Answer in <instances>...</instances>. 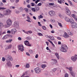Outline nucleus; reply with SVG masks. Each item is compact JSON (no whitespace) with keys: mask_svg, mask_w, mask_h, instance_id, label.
<instances>
[{"mask_svg":"<svg viewBox=\"0 0 77 77\" xmlns=\"http://www.w3.org/2000/svg\"><path fill=\"white\" fill-rule=\"evenodd\" d=\"M2 61H3V62H5V57H3L2 58Z\"/></svg>","mask_w":77,"mask_h":77,"instance_id":"nucleus-49","label":"nucleus"},{"mask_svg":"<svg viewBox=\"0 0 77 77\" xmlns=\"http://www.w3.org/2000/svg\"><path fill=\"white\" fill-rule=\"evenodd\" d=\"M8 60H12V57L11 56H8L7 57Z\"/></svg>","mask_w":77,"mask_h":77,"instance_id":"nucleus-13","label":"nucleus"},{"mask_svg":"<svg viewBox=\"0 0 77 77\" xmlns=\"http://www.w3.org/2000/svg\"><path fill=\"white\" fill-rule=\"evenodd\" d=\"M35 69V72L37 74H40L41 72V70L39 67H36V68Z\"/></svg>","mask_w":77,"mask_h":77,"instance_id":"nucleus-4","label":"nucleus"},{"mask_svg":"<svg viewBox=\"0 0 77 77\" xmlns=\"http://www.w3.org/2000/svg\"><path fill=\"white\" fill-rule=\"evenodd\" d=\"M45 67H46L45 64L42 65V68H45Z\"/></svg>","mask_w":77,"mask_h":77,"instance_id":"nucleus-32","label":"nucleus"},{"mask_svg":"<svg viewBox=\"0 0 77 77\" xmlns=\"http://www.w3.org/2000/svg\"><path fill=\"white\" fill-rule=\"evenodd\" d=\"M3 17V14H2L1 13H0V18H2Z\"/></svg>","mask_w":77,"mask_h":77,"instance_id":"nucleus-46","label":"nucleus"},{"mask_svg":"<svg viewBox=\"0 0 77 77\" xmlns=\"http://www.w3.org/2000/svg\"><path fill=\"white\" fill-rule=\"evenodd\" d=\"M26 68H29V67H30V65H29V64L27 63L26 64V67H25Z\"/></svg>","mask_w":77,"mask_h":77,"instance_id":"nucleus-31","label":"nucleus"},{"mask_svg":"<svg viewBox=\"0 0 77 77\" xmlns=\"http://www.w3.org/2000/svg\"><path fill=\"white\" fill-rule=\"evenodd\" d=\"M7 33H11V31L9 30L7 31Z\"/></svg>","mask_w":77,"mask_h":77,"instance_id":"nucleus-63","label":"nucleus"},{"mask_svg":"<svg viewBox=\"0 0 77 77\" xmlns=\"http://www.w3.org/2000/svg\"><path fill=\"white\" fill-rule=\"evenodd\" d=\"M71 27L74 29H76L77 27V24L75 23H73L71 25Z\"/></svg>","mask_w":77,"mask_h":77,"instance_id":"nucleus-9","label":"nucleus"},{"mask_svg":"<svg viewBox=\"0 0 77 77\" xmlns=\"http://www.w3.org/2000/svg\"><path fill=\"white\" fill-rule=\"evenodd\" d=\"M58 44L59 45H60L61 44V42L59 41L58 42Z\"/></svg>","mask_w":77,"mask_h":77,"instance_id":"nucleus-62","label":"nucleus"},{"mask_svg":"<svg viewBox=\"0 0 77 77\" xmlns=\"http://www.w3.org/2000/svg\"><path fill=\"white\" fill-rule=\"evenodd\" d=\"M15 7H14L11 6L10 7V9H15Z\"/></svg>","mask_w":77,"mask_h":77,"instance_id":"nucleus-54","label":"nucleus"},{"mask_svg":"<svg viewBox=\"0 0 77 77\" xmlns=\"http://www.w3.org/2000/svg\"><path fill=\"white\" fill-rule=\"evenodd\" d=\"M28 32L29 33H32V31H28Z\"/></svg>","mask_w":77,"mask_h":77,"instance_id":"nucleus-61","label":"nucleus"},{"mask_svg":"<svg viewBox=\"0 0 77 77\" xmlns=\"http://www.w3.org/2000/svg\"><path fill=\"white\" fill-rule=\"evenodd\" d=\"M52 60L53 61H54V62H55V63H57V60L53 59H52Z\"/></svg>","mask_w":77,"mask_h":77,"instance_id":"nucleus-37","label":"nucleus"},{"mask_svg":"<svg viewBox=\"0 0 77 77\" xmlns=\"http://www.w3.org/2000/svg\"><path fill=\"white\" fill-rule=\"evenodd\" d=\"M24 10H25V11L26 12H28V11L29 10V9H27L26 8H25L24 9Z\"/></svg>","mask_w":77,"mask_h":77,"instance_id":"nucleus-45","label":"nucleus"},{"mask_svg":"<svg viewBox=\"0 0 77 77\" xmlns=\"http://www.w3.org/2000/svg\"><path fill=\"white\" fill-rule=\"evenodd\" d=\"M42 28L43 30H46V27H45V26H42Z\"/></svg>","mask_w":77,"mask_h":77,"instance_id":"nucleus-33","label":"nucleus"},{"mask_svg":"<svg viewBox=\"0 0 77 77\" xmlns=\"http://www.w3.org/2000/svg\"><path fill=\"white\" fill-rule=\"evenodd\" d=\"M31 10L32 11H33L34 12H36V10H35V8H32Z\"/></svg>","mask_w":77,"mask_h":77,"instance_id":"nucleus-35","label":"nucleus"},{"mask_svg":"<svg viewBox=\"0 0 77 77\" xmlns=\"http://www.w3.org/2000/svg\"><path fill=\"white\" fill-rule=\"evenodd\" d=\"M48 41H49V42H50L51 44L53 45V47H55L54 45L53 44V43L51 41H50V40H48Z\"/></svg>","mask_w":77,"mask_h":77,"instance_id":"nucleus-24","label":"nucleus"},{"mask_svg":"<svg viewBox=\"0 0 77 77\" xmlns=\"http://www.w3.org/2000/svg\"><path fill=\"white\" fill-rule=\"evenodd\" d=\"M26 55H28V56H30V54L28 52H26Z\"/></svg>","mask_w":77,"mask_h":77,"instance_id":"nucleus-64","label":"nucleus"},{"mask_svg":"<svg viewBox=\"0 0 77 77\" xmlns=\"http://www.w3.org/2000/svg\"><path fill=\"white\" fill-rule=\"evenodd\" d=\"M35 10L36 11H39V8L38 7H35Z\"/></svg>","mask_w":77,"mask_h":77,"instance_id":"nucleus-38","label":"nucleus"},{"mask_svg":"<svg viewBox=\"0 0 77 77\" xmlns=\"http://www.w3.org/2000/svg\"><path fill=\"white\" fill-rule=\"evenodd\" d=\"M69 22H70V23H71V24H73V23H74V20H73V19H72V18H71L70 19V20Z\"/></svg>","mask_w":77,"mask_h":77,"instance_id":"nucleus-14","label":"nucleus"},{"mask_svg":"<svg viewBox=\"0 0 77 77\" xmlns=\"http://www.w3.org/2000/svg\"><path fill=\"white\" fill-rule=\"evenodd\" d=\"M12 47V45L11 44L9 45L8 46H7V48H6V50H7V49H9L11 48Z\"/></svg>","mask_w":77,"mask_h":77,"instance_id":"nucleus-16","label":"nucleus"},{"mask_svg":"<svg viewBox=\"0 0 77 77\" xmlns=\"http://www.w3.org/2000/svg\"><path fill=\"white\" fill-rule=\"evenodd\" d=\"M9 37V35H5L3 38L2 39H6Z\"/></svg>","mask_w":77,"mask_h":77,"instance_id":"nucleus-19","label":"nucleus"},{"mask_svg":"<svg viewBox=\"0 0 77 77\" xmlns=\"http://www.w3.org/2000/svg\"><path fill=\"white\" fill-rule=\"evenodd\" d=\"M7 25H5V27L6 28H8V27H9L11 25H12V21L11 19H8L7 21L6 22Z\"/></svg>","mask_w":77,"mask_h":77,"instance_id":"nucleus-2","label":"nucleus"},{"mask_svg":"<svg viewBox=\"0 0 77 77\" xmlns=\"http://www.w3.org/2000/svg\"><path fill=\"white\" fill-rule=\"evenodd\" d=\"M38 24L39 26H40V27H41L42 26V25L41 24V23L39 22H38Z\"/></svg>","mask_w":77,"mask_h":77,"instance_id":"nucleus-42","label":"nucleus"},{"mask_svg":"<svg viewBox=\"0 0 77 77\" xmlns=\"http://www.w3.org/2000/svg\"><path fill=\"white\" fill-rule=\"evenodd\" d=\"M65 12L66 14L68 15H71V11H70V10H69L68 7H66L65 8Z\"/></svg>","mask_w":77,"mask_h":77,"instance_id":"nucleus-3","label":"nucleus"},{"mask_svg":"<svg viewBox=\"0 0 77 77\" xmlns=\"http://www.w3.org/2000/svg\"><path fill=\"white\" fill-rule=\"evenodd\" d=\"M51 21L52 22V23H54L55 22V20L54 19H51Z\"/></svg>","mask_w":77,"mask_h":77,"instance_id":"nucleus-44","label":"nucleus"},{"mask_svg":"<svg viewBox=\"0 0 77 77\" xmlns=\"http://www.w3.org/2000/svg\"><path fill=\"white\" fill-rule=\"evenodd\" d=\"M64 2V0H63V1H61V0H58V3H60V4H62V2Z\"/></svg>","mask_w":77,"mask_h":77,"instance_id":"nucleus-29","label":"nucleus"},{"mask_svg":"<svg viewBox=\"0 0 77 77\" xmlns=\"http://www.w3.org/2000/svg\"><path fill=\"white\" fill-rule=\"evenodd\" d=\"M65 36H64V38H68V37H69V35H68L66 33H65Z\"/></svg>","mask_w":77,"mask_h":77,"instance_id":"nucleus-26","label":"nucleus"},{"mask_svg":"<svg viewBox=\"0 0 77 77\" xmlns=\"http://www.w3.org/2000/svg\"><path fill=\"white\" fill-rule=\"evenodd\" d=\"M12 41V39H9V40H6L5 42L7 43L8 42H11V41Z\"/></svg>","mask_w":77,"mask_h":77,"instance_id":"nucleus-28","label":"nucleus"},{"mask_svg":"<svg viewBox=\"0 0 77 77\" xmlns=\"http://www.w3.org/2000/svg\"><path fill=\"white\" fill-rule=\"evenodd\" d=\"M57 39H59L60 40H61V38H60V37H57Z\"/></svg>","mask_w":77,"mask_h":77,"instance_id":"nucleus-56","label":"nucleus"},{"mask_svg":"<svg viewBox=\"0 0 77 77\" xmlns=\"http://www.w3.org/2000/svg\"><path fill=\"white\" fill-rule=\"evenodd\" d=\"M7 64L8 66H12V64H11L10 61L8 62L7 63Z\"/></svg>","mask_w":77,"mask_h":77,"instance_id":"nucleus-15","label":"nucleus"},{"mask_svg":"<svg viewBox=\"0 0 77 77\" xmlns=\"http://www.w3.org/2000/svg\"><path fill=\"white\" fill-rule=\"evenodd\" d=\"M39 18H43V16L42 15H40L39 16H38Z\"/></svg>","mask_w":77,"mask_h":77,"instance_id":"nucleus-40","label":"nucleus"},{"mask_svg":"<svg viewBox=\"0 0 77 77\" xmlns=\"http://www.w3.org/2000/svg\"><path fill=\"white\" fill-rule=\"evenodd\" d=\"M31 5H32V6H35V4L33 3H31Z\"/></svg>","mask_w":77,"mask_h":77,"instance_id":"nucleus-53","label":"nucleus"},{"mask_svg":"<svg viewBox=\"0 0 77 77\" xmlns=\"http://www.w3.org/2000/svg\"><path fill=\"white\" fill-rule=\"evenodd\" d=\"M70 73L71 75L73 76V77H75V73H74V72H72V71H70Z\"/></svg>","mask_w":77,"mask_h":77,"instance_id":"nucleus-18","label":"nucleus"},{"mask_svg":"<svg viewBox=\"0 0 77 77\" xmlns=\"http://www.w3.org/2000/svg\"><path fill=\"white\" fill-rule=\"evenodd\" d=\"M49 38L50 39H51L52 41H53L54 40V38L53 37V36H49Z\"/></svg>","mask_w":77,"mask_h":77,"instance_id":"nucleus-21","label":"nucleus"},{"mask_svg":"<svg viewBox=\"0 0 77 77\" xmlns=\"http://www.w3.org/2000/svg\"><path fill=\"white\" fill-rule=\"evenodd\" d=\"M68 74L66 73L65 75V77H68Z\"/></svg>","mask_w":77,"mask_h":77,"instance_id":"nucleus-50","label":"nucleus"},{"mask_svg":"<svg viewBox=\"0 0 77 77\" xmlns=\"http://www.w3.org/2000/svg\"><path fill=\"white\" fill-rule=\"evenodd\" d=\"M54 5L53 3H49V5H50L51 6H53Z\"/></svg>","mask_w":77,"mask_h":77,"instance_id":"nucleus-48","label":"nucleus"},{"mask_svg":"<svg viewBox=\"0 0 77 77\" xmlns=\"http://www.w3.org/2000/svg\"><path fill=\"white\" fill-rule=\"evenodd\" d=\"M14 25L15 27H17V28H18L19 27V25L16 22H14Z\"/></svg>","mask_w":77,"mask_h":77,"instance_id":"nucleus-11","label":"nucleus"},{"mask_svg":"<svg viewBox=\"0 0 77 77\" xmlns=\"http://www.w3.org/2000/svg\"><path fill=\"white\" fill-rule=\"evenodd\" d=\"M71 60L73 62H75L76 60L77 59V55H75V57H72L71 58Z\"/></svg>","mask_w":77,"mask_h":77,"instance_id":"nucleus-5","label":"nucleus"},{"mask_svg":"<svg viewBox=\"0 0 77 77\" xmlns=\"http://www.w3.org/2000/svg\"><path fill=\"white\" fill-rule=\"evenodd\" d=\"M20 12H22L23 11V8L20 7Z\"/></svg>","mask_w":77,"mask_h":77,"instance_id":"nucleus-43","label":"nucleus"},{"mask_svg":"<svg viewBox=\"0 0 77 77\" xmlns=\"http://www.w3.org/2000/svg\"><path fill=\"white\" fill-rule=\"evenodd\" d=\"M51 32L52 33H54V30H53L51 31Z\"/></svg>","mask_w":77,"mask_h":77,"instance_id":"nucleus-55","label":"nucleus"},{"mask_svg":"<svg viewBox=\"0 0 77 77\" xmlns=\"http://www.w3.org/2000/svg\"><path fill=\"white\" fill-rule=\"evenodd\" d=\"M66 69H69V70L70 71H72V68L71 67H69V68L66 67Z\"/></svg>","mask_w":77,"mask_h":77,"instance_id":"nucleus-27","label":"nucleus"},{"mask_svg":"<svg viewBox=\"0 0 77 77\" xmlns=\"http://www.w3.org/2000/svg\"><path fill=\"white\" fill-rule=\"evenodd\" d=\"M24 43L26 45H27V46H29V47H31L32 45L31 44L29 43V41H26L24 42Z\"/></svg>","mask_w":77,"mask_h":77,"instance_id":"nucleus-6","label":"nucleus"},{"mask_svg":"<svg viewBox=\"0 0 77 77\" xmlns=\"http://www.w3.org/2000/svg\"><path fill=\"white\" fill-rule=\"evenodd\" d=\"M56 70H57V68H54L53 69L52 71H56Z\"/></svg>","mask_w":77,"mask_h":77,"instance_id":"nucleus-52","label":"nucleus"},{"mask_svg":"<svg viewBox=\"0 0 77 77\" xmlns=\"http://www.w3.org/2000/svg\"><path fill=\"white\" fill-rule=\"evenodd\" d=\"M35 58H38V54H37L35 56Z\"/></svg>","mask_w":77,"mask_h":77,"instance_id":"nucleus-58","label":"nucleus"},{"mask_svg":"<svg viewBox=\"0 0 77 77\" xmlns=\"http://www.w3.org/2000/svg\"><path fill=\"white\" fill-rule=\"evenodd\" d=\"M55 55L56 56L57 58L58 59H59V54L57 53L55 54Z\"/></svg>","mask_w":77,"mask_h":77,"instance_id":"nucleus-23","label":"nucleus"},{"mask_svg":"<svg viewBox=\"0 0 77 77\" xmlns=\"http://www.w3.org/2000/svg\"><path fill=\"white\" fill-rule=\"evenodd\" d=\"M15 67H16V68H18V67H19L20 66V65H16L15 66Z\"/></svg>","mask_w":77,"mask_h":77,"instance_id":"nucleus-60","label":"nucleus"},{"mask_svg":"<svg viewBox=\"0 0 77 77\" xmlns=\"http://www.w3.org/2000/svg\"><path fill=\"white\" fill-rule=\"evenodd\" d=\"M72 17H73V18H74L75 20L77 21V17L75 16L74 14H72Z\"/></svg>","mask_w":77,"mask_h":77,"instance_id":"nucleus-17","label":"nucleus"},{"mask_svg":"<svg viewBox=\"0 0 77 77\" xmlns=\"http://www.w3.org/2000/svg\"><path fill=\"white\" fill-rule=\"evenodd\" d=\"M27 7L28 8H30V6L29 5H28L27 6Z\"/></svg>","mask_w":77,"mask_h":77,"instance_id":"nucleus-59","label":"nucleus"},{"mask_svg":"<svg viewBox=\"0 0 77 77\" xmlns=\"http://www.w3.org/2000/svg\"><path fill=\"white\" fill-rule=\"evenodd\" d=\"M29 53H30L31 54H32V53H33V51H32L31 50H29Z\"/></svg>","mask_w":77,"mask_h":77,"instance_id":"nucleus-36","label":"nucleus"},{"mask_svg":"<svg viewBox=\"0 0 77 77\" xmlns=\"http://www.w3.org/2000/svg\"><path fill=\"white\" fill-rule=\"evenodd\" d=\"M48 13L49 15L51 16H54V15H55V13L53 11H49Z\"/></svg>","mask_w":77,"mask_h":77,"instance_id":"nucleus-10","label":"nucleus"},{"mask_svg":"<svg viewBox=\"0 0 77 77\" xmlns=\"http://www.w3.org/2000/svg\"><path fill=\"white\" fill-rule=\"evenodd\" d=\"M58 25H59V26H60L61 27H62L63 26H62V24H61V23H58Z\"/></svg>","mask_w":77,"mask_h":77,"instance_id":"nucleus-41","label":"nucleus"},{"mask_svg":"<svg viewBox=\"0 0 77 77\" xmlns=\"http://www.w3.org/2000/svg\"><path fill=\"white\" fill-rule=\"evenodd\" d=\"M3 24L2 23V22H0V28L3 27Z\"/></svg>","mask_w":77,"mask_h":77,"instance_id":"nucleus-25","label":"nucleus"},{"mask_svg":"<svg viewBox=\"0 0 77 77\" xmlns=\"http://www.w3.org/2000/svg\"><path fill=\"white\" fill-rule=\"evenodd\" d=\"M65 19L66 21H67V22H69V20H70L69 18L67 17H65Z\"/></svg>","mask_w":77,"mask_h":77,"instance_id":"nucleus-20","label":"nucleus"},{"mask_svg":"<svg viewBox=\"0 0 77 77\" xmlns=\"http://www.w3.org/2000/svg\"><path fill=\"white\" fill-rule=\"evenodd\" d=\"M5 9V8L0 7V10H4V9Z\"/></svg>","mask_w":77,"mask_h":77,"instance_id":"nucleus-39","label":"nucleus"},{"mask_svg":"<svg viewBox=\"0 0 77 77\" xmlns=\"http://www.w3.org/2000/svg\"><path fill=\"white\" fill-rule=\"evenodd\" d=\"M27 72H25L24 73L23 75L21 76V77H23V76H24L25 75H27Z\"/></svg>","mask_w":77,"mask_h":77,"instance_id":"nucleus-30","label":"nucleus"},{"mask_svg":"<svg viewBox=\"0 0 77 77\" xmlns=\"http://www.w3.org/2000/svg\"><path fill=\"white\" fill-rule=\"evenodd\" d=\"M38 35L39 36H43V35H42L41 33H38Z\"/></svg>","mask_w":77,"mask_h":77,"instance_id":"nucleus-34","label":"nucleus"},{"mask_svg":"<svg viewBox=\"0 0 77 77\" xmlns=\"http://www.w3.org/2000/svg\"><path fill=\"white\" fill-rule=\"evenodd\" d=\"M67 33H68L69 35L71 36H72V34L71 33V32H70V31L69 30H67Z\"/></svg>","mask_w":77,"mask_h":77,"instance_id":"nucleus-22","label":"nucleus"},{"mask_svg":"<svg viewBox=\"0 0 77 77\" xmlns=\"http://www.w3.org/2000/svg\"><path fill=\"white\" fill-rule=\"evenodd\" d=\"M68 49V47L65 45H63L60 48V51L63 52H67L66 50Z\"/></svg>","mask_w":77,"mask_h":77,"instance_id":"nucleus-1","label":"nucleus"},{"mask_svg":"<svg viewBox=\"0 0 77 77\" xmlns=\"http://www.w3.org/2000/svg\"><path fill=\"white\" fill-rule=\"evenodd\" d=\"M20 50L21 51H23L24 50V46L23 45H20Z\"/></svg>","mask_w":77,"mask_h":77,"instance_id":"nucleus-8","label":"nucleus"},{"mask_svg":"<svg viewBox=\"0 0 77 77\" xmlns=\"http://www.w3.org/2000/svg\"><path fill=\"white\" fill-rule=\"evenodd\" d=\"M68 2H69V3L70 4V5H72V2L71 1H69V0H67Z\"/></svg>","mask_w":77,"mask_h":77,"instance_id":"nucleus-47","label":"nucleus"},{"mask_svg":"<svg viewBox=\"0 0 77 77\" xmlns=\"http://www.w3.org/2000/svg\"><path fill=\"white\" fill-rule=\"evenodd\" d=\"M11 11L9 10H7L5 12V13H4V14L5 15H9L10 14H11Z\"/></svg>","mask_w":77,"mask_h":77,"instance_id":"nucleus-7","label":"nucleus"},{"mask_svg":"<svg viewBox=\"0 0 77 77\" xmlns=\"http://www.w3.org/2000/svg\"><path fill=\"white\" fill-rule=\"evenodd\" d=\"M12 34H15V33L17 32V30L15 29H11Z\"/></svg>","mask_w":77,"mask_h":77,"instance_id":"nucleus-12","label":"nucleus"},{"mask_svg":"<svg viewBox=\"0 0 77 77\" xmlns=\"http://www.w3.org/2000/svg\"><path fill=\"white\" fill-rule=\"evenodd\" d=\"M49 26L51 27V29H53V26H52L51 24H50Z\"/></svg>","mask_w":77,"mask_h":77,"instance_id":"nucleus-57","label":"nucleus"},{"mask_svg":"<svg viewBox=\"0 0 77 77\" xmlns=\"http://www.w3.org/2000/svg\"><path fill=\"white\" fill-rule=\"evenodd\" d=\"M38 5L39 6H41L42 5V4H41V3H39L38 4Z\"/></svg>","mask_w":77,"mask_h":77,"instance_id":"nucleus-51","label":"nucleus"}]
</instances>
